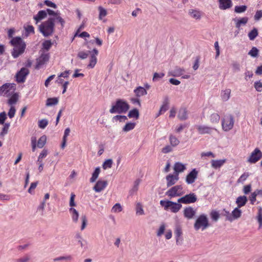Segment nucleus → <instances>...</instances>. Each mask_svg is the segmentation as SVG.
Masks as SVG:
<instances>
[{
    "mask_svg": "<svg viewBox=\"0 0 262 262\" xmlns=\"http://www.w3.org/2000/svg\"><path fill=\"white\" fill-rule=\"evenodd\" d=\"M47 11L50 16L47 20L42 22L38 26V31L44 37L52 36L55 32V23H59L61 29H63L65 24V20L62 18L58 11H54L51 9H47Z\"/></svg>",
    "mask_w": 262,
    "mask_h": 262,
    "instance_id": "1",
    "label": "nucleus"
},
{
    "mask_svg": "<svg viewBox=\"0 0 262 262\" xmlns=\"http://www.w3.org/2000/svg\"><path fill=\"white\" fill-rule=\"evenodd\" d=\"M10 43L14 47L11 53L13 58H17L25 52L26 45L21 37H15L12 38L10 41Z\"/></svg>",
    "mask_w": 262,
    "mask_h": 262,
    "instance_id": "2",
    "label": "nucleus"
},
{
    "mask_svg": "<svg viewBox=\"0 0 262 262\" xmlns=\"http://www.w3.org/2000/svg\"><path fill=\"white\" fill-rule=\"evenodd\" d=\"M129 108V105L126 101L123 99H118L110 110L111 114L125 113Z\"/></svg>",
    "mask_w": 262,
    "mask_h": 262,
    "instance_id": "3",
    "label": "nucleus"
},
{
    "mask_svg": "<svg viewBox=\"0 0 262 262\" xmlns=\"http://www.w3.org/2000/svg\"><path fill=\"white\" fill-rule=\"evenodd\" d=\"M160 205L164 207L165 210H170L172 213H177L181 209V203H176L168 200H161Z\"/></svg>",
    "mask_w": 262,
    "mask_h": 262,
    "instance_id": "4",
    "label": "nucleus"
},
{
    "mask_svg": "<svg viewBox=\"0 0 262 262\" xmlns=\"http://www.w3.org/2000/svg\"><path fill=\"white\" fill-rule=\"evenodd\" d=\"M234 119L232 115H226L222 119V127L225 132L231 130L234 126Z\"/></svg>",
    "mask_w": 262,
    "mask_h": 262,
    "instance_id": "5",
    "label": "nucleus"
},
{
    "mask_svg": "<svg viewBox=\"0 0 262 262\" xmlns=\"http://www.w3.org/2000/svg\"><path fill=\"white\" fill-rule=\"evenodd\" d=\"M185 193L183 190V187L182 185H177L174 186L168 189L166 192V195L169 198H172L182 196Z\"/></svg>",
    "mask_w": 262,
    "mask_h": 262,
    "instance_id": "6",
    "label": "nucleus"
},
{
    "mask_svg": "<svg viewBox=\"0 0 262 262\" xmlns=\"http://www.w3.org/2000/svg\"><path fill=\"white\" fill-rule=\"evenodd\" d=\"M16 90V84L7 83L0 87V95L5 97L10 96Z\"/></svg>",
    "mask_w": 262,
    "mask_h": 262,
    "instance_id": "7",
    "label": "nucleus"
},
{
    "mask_svg": "<svg viewBox=\"0 0 262 262\" xmlns=\"http://www.w3.org/2000/svg\"><path fill=\"white\" fill-rule=\"evenodd\" d=\"M209 226L208 220L206 215L204 214L200 215L195 221L194 225V229L198 230L200 228L202 230L205 229Z\"/></svg>",
    "mask_w": 262,
    "mask_h": 262,
    "instance_id": "8",
    "label": "nucleus"
},
{
    "mask_svg": "<svg viewBox=\"0 0 262 262\" xmlns=\"http://www.w3.org/2000/svg\"><path fill=\"white\" fill-rule=\"evenodd\" d=\"M32 150L33 151H35L36 150V146L39 148H42L46 144L47 141V137L45 135H43L40 137L37 141L36 145V138L35 137H32L31 138Z\"/></svg>",
    "mask_w": 262,
    "mask_h": 262,
    "instance_id": "9",
    "label": "nucleus"
},
{
    "mask_svg": "<svg viewBox=\"0 0 262 262\" xmlns=\"http://www.w3.org/2000/svg\"><path fill=\"white\" fill-rule=\"evenodd\" d=\"M197 196L194 193L186 194L178 200V202L184 204L194 203L197 201Z\"/></svg>",
    "mask_w": 262,
    "mask_h": 262,
    "instance_id": "10",
    "label": "nucleus"
},
{
    "mask_svg": "<svg viewBox=\"0 0 262 262\" xmlns=\"http://www.w3.org/2000/svg\"><path fill=\"white\" fill-rule=\"evenodd\" d=\"M262 158V152L258 148H256L251 154L247 162L251 164H255Z\"/></svg>",
    "mask_w": 262,
    "mask_h": 262,
    "instance_id": "11",
    "label": "nucleus"
},
{
    "mask_svg": "<svg viewBox=\"0 0 262 262\" xmlns=\"http://www.w3.org/2000/svg\"><path fill=\"white\" fill-rule=\"evenodd\" d=\"M29 74V70L26 68H22L15 75L16 81L17 83H24L27 76Z\"/></svg>",
    "mask_w": 262,
    "mask_h": 262,
    "instance_id": "12",
    "label": "nucleus"
},
{
    "mask_svg": "<svg viewBox=\"0 0 262 262\" xmlns=\"http://www.w3.org/2000/svg\"><path fill=\"white\" fill-rule=\"evenodd\" d=\"M50 55L49 53L42 54L36 59L35 68L39 70L42 68L49 60Z\"/></svg>",
    "mask_w": 262,
    "mask_h": 262,
    "instance_id": "13",
    "label": "nucleus"
},
{
    "mask_svg": "<svg viewBox=\"0 0 262 262\" xmlns=\"http://www.w3.org/2000/svg\"><path fill=\"white\" fill-rule=\"evenodd\" d=\"M199 171L195 169H193L186 177L185 181L187 184L193 183L198 178Z\"/></svg>",
    "mask_w": 262,
    "mask_h": 262,
    "instance_id": "14",
    "label": "nucleus"
},
{
    "mask_svg": "<svg viewBox=\"0 0 262 262\" xmlns=\"http://www.w3.org/2000/svg\"><path fill=\"white\" fill-rule=\"evenodd\" d=\"M89 52L91 53V56L90 58V63L88 65V67L93 68L97 62V56L98 55V51L96 48H94L91 52Z\"/></svg>",
    "mask_w": 262,
    "mask_h": 262,
    "instance_id": "15",
    "label": "nucleus"
},
{
    "mask_svg": "<svg viewBox=\"0 0 262 262\" xmlns=\"http://www.w3.org/2000/svg\"><path fill=\"white\" fill-rule=\"evenodd\" d=\"M196 214V211L190 206L186 207L184 209V216L188 220L192 219Z\"/></svg>",
    "mask_w": 262,
    "mask_h": 262,
    "instance_id": "16",
    "label": "nucleus"
},
{
    "mask_svg": "<svg viewBox=\"0 0 262 262\" xmlns=\"http://www.w3.org/2000/svg\"><path fill=\"white\" fill-rule=\"evenodd\" d=\"M179 177L177 174H169L166 177L167 181V186L170 187L175 184L179 180Z\"/></svg>",
    "mask_w": 262,
    "mask_h": 262,
    "instance_id": "17",
    "label": "nucleus"
},
{
    "mask_svg": "<svg viewBox=\"0 0 262 262\" xmlns=\"http://www.w3.org/2000/svg\"><path fill=\"white\" fill-rule=\"evenodd\" d=\"M107 185V182L104 180H99L93 187V189L97 192L102 191Z\"/></svg>",
    "mask_w": 262,
    "mask_h": 262,
    "instance_id": "18",
    "label": "nucleus"
},
{
    "mask_svg": "<svg viewBox=\"0 0 262 262\" xmlns=\"http://www.w3.org/2000/svg\"><path fill=\"white\" fill-rule=\"evenodd\" d=\"M47 11H39L37 14L33 16V19L35 20V24H37L40 20L45 18L47 17Z\"/></svg>",
    "mask_w": 262,
    "mask_h": 262,
    "instance_id": "19",
    "label": "nucleus"
},
{
    "mask_svg": "<svg viewBox=\"0 0 262 262\" xmlns=\"http://www.w3.org/2000/svg\"><path fill=\"white\" fill-rule=\"evenodd\" d=\"M232 3L231 0H219V8L222 10H226L231 8Z\"/></svg>",
    "mask_w": 262,
    "mask_h": 262,
    "instance_id": "20",
    "label": "nucleus"
},
{
    "mask_svg": "<svg viewBox=\"0 0 262 262\" xmlns=\"http://www.w3.org/2000/svg\"><path fill=\"white\" fill-rule=\"evenodd\" d=\"M174 173L179 175L180 172H183L186 169V166L180 162H176L173 167Z\"/></svg>",
    "mask_w": 262,
    "mask_h": 262,
    "instance_id": "21",
    "label": "nucleus"
},
{
    "mask_svg": "<svg viewBox=\"0 0 262 262\" xmlns=\"http://www.w3.org/2000/svg\"><path fill=\"white\" fill-rule=\"evenodd\" d=\"M197 129L199 134L203 135L210 134L213 128L207 126L199 125L197 126Z\"/></svg>",
    "mask_w": 262,
    "mask_h": 262,
    "instance_id": "22",
    "label": "nucleus"
},
{
    "mask_svg": "<svg viewBox=\"0 0 262 262\" xmlns=\"http://www.w3.org/2000/svg\"><path fill=\"white\" fill-rule=\"evenodd\" d=\"M248 201L247 198L246 196H239L237 198L236 200V203L237 205L238 208H241L245 206Z\"/></svg>",
    "mask_w": 262,
    "mask_h": 262,
    "instance_id": "23",
    "label": "nucleus"
},
{
    "mask_svg": "<svg viewBox=\"0 0 262 262\" xmlns=\"http://www.w3.org/2000/svg\"><path fill=\"white\" fill-rule=\"evenodd\" d=\"M226 161V159L212 160L211 161V166L215 169L219 168L224 165Z\"/></svg>",
    "mask_w": 262,
    "mask_h": 262,
    "instance_id": "24",
    "label": "nucleus"
},
{
    "mask_svg": "<svg viewBox=\"0 0 262 262\" xmlns=\"http://www.w3.org/2000/svg\"><path fill=\"white\" fill-rule=\"evenodd\" d=\"M168 98H166L164 101L163 102V103L162 105L161 106L160 109L159 110V112L158 114L157 115V117L159 116L160 115H162L164 113H165L168 108Z\"/></svg>",
    "mask_w": 262,
    "mask_h": 262,
    "instance_id": "25",
    "label": "nucleus"
},
{
    "mask_svg": "<svg viewBox=\"0 0 262 262\" xmlns=\"http://www.w3.org/2000/svg\"><path fill=\"white\" fill-rule=\"evenodd\" d=\"M178 117L182 121L186 120L188 118L187 109L186 108H181L179 110Z\"/></svg>",
    "mask_w": 262,
    "mask_h": 262,
    "instance_id": "26",
    "label": "nucleus"
},
{
    "mask_svg": "<svg viewBox=\"0 0 262 262\" xmlns=\"http://www.w3.org/2000/svg\"><path fill=\"white\" fill-rule=\"evenodd\" d=\"M134 93L138 97L144 96L147 94L146 90L142 86H139L134 90Z\"/></svg>",
    "mask_w": 262,
    "mask_h": 262,
    "instance_id": "27",
    "label": "nucleus"
},
{
    "mask_svg": "<svg viewBox=\"0 0 262 262\" xmlns=\"http://www.w3.org/2000/svg\"><path fill=\"white\" fill-rule=\"evenodd\" d=\"M231 90L229 89H226L224 91H222L221 96L222 99L224 101H227L230 97Z\"/></svg>",
    "mask_w": 262,
    "mask_h": 262,
    "instance_id": "28",
    "label": "nucleus"
},
{
    "mask_svg": "<svg viewBox=\"0 0 262 262\" xmlns=\"http://www.w3.org/2000/svg\"><path fill=\"white\" fill-rule=\"evenodd\" d=\"M189 14L192 18L195 19H200L201 18L202 12L196 10H190Z\"/></svg>",
    "mask_w": 262,
    "mask_h": 262,
    "instance_id": "29",
    "label": "nucleus"
},
{
    "mask_svg": "<svg viewBox=\"0 0 262 262\" xmlns=\"http://www.w3.org/2000/svg\"><path fill=\"white\" fill-rule=\"evenodd\" d=\"M69 211L71 214L72 220L73 222H77L79 217V213L78 211L73 207L70 208Z\"/></svg>",
    "mask_w": 262,
    "mask_h": 262,
    "instance_id": "30",
    "label": "nucleus"
},
{
    "mask_svg": "<svg viewBox=\"0 0 262 262\" xmlns=\"http://www.w3.org/2000/svg\"><path fill=\"white\" fill-rule=\"evenodd\" d=\"M232 216H233L232 221L237 219L241 216L242 211L239 208H235L231 212Z\"/></svg>",
    "mask_w": 262,
    "mask_h": 262,
    "instance_id": "31",
    "label": "nucleus"
},
{
    "mask_svg": "<svg viewBox=\"0 0 262 262\" xmlns=\"http://www.w3.org/2000/svg\"><path fill=\"white\" fill-rule=\"evenodd\" d=\"M10 98L8 101V103L9 105H13L15 104L18 99V95L17 93H13L11 96Z\"/></svg>",
    "mask_w": 262,
    "mask_h": 262,
    "instance_id": "32",
    "label": "nucleus"
},
{
    "mask_svg": "<svg viewBox=\"0 0 262 262\" xmlns=\"http://www.w3.org/2000/svg\"><path fill=\"white\" fill-rule=\"evenodd\" d=\"M248 21V18L247 17H244L240 19H237L236 20L235 26L236 27L239 28L241 25H246Z\"/></svg>",
    "mask_w": 262,
    "mask_h": 262,
    "instance_id": "33",
    "label": "nucleus"
},
{
    "mask_svg": "<svg viewBox=\"0 0 262 262\" xmlns=\"http://www.w3.org/2000/svg\"><path fill=\"white\" fill-rule=\"evenodd\" d=\"M100 172V169L99 167H97L95 169L94 171L92 173V177L90 178V181L91 183H93L96 181L98 178L99 174Z\"/></svg>",
    "mask_w": 262,
    "mask_h": 262,
    "instance_id": "34",
    "label": "nucleus"
},
{
    "mask_svg": "<svg viewBox=\"0 0 262 262\" xmlns=\"http://www.w3.org/2000/svg\"><path fill=\"white\" fill-rule=\"evenodd\" d=\"M220 119V116L216 113H214L210 116V121L212 123H219Z\"/></svg>",
    "mask_w": 262,
    "mask_h": 262,
    "instance_id": "35",
    "label": "nucleus"
},
{
    "mask_svg": "<svg viewBox=\"0 0 262 262\" xmlns=\"http://www.w3.org/2000/svg\"><path fill=\"white\" fill-rule=\"evenodd\" d=\"M128 117L130 118H134L136 119H138L139 117V111L137 108H134L130 110L128 114Z\"/></svg>",
    "mask_w": 262,
    "mask_h": 262,
    "instance_id": "36",
    "label": "nucleus"
},
{
    "mask_svg": "<svg viewBox=\"0 0 262 262\" xmlns=\"http://www.w3.org/2000/svg\"><path fill=\"white\" fill-rule=\"evenodd\" d=\"M258 34V30L256 28H254L250 32H249L248 36L251 40H253Z\"/></svg>",
    "mask_w": 262,
    "mask_h": 262,
    "instance_id": "37",
    "label": "nucleus"
},
{
    "mask_svg": "<svg viewBox=\"0 0 262 262\" xmlns=\"http://www.w3.org/2000/svg\"><path fill=\"white\" fill-rule=\"evenodd\" d=\"M58 103V99L56 97L48 98L46 101V106H50L56 105Z\"/></svg>",
    "mask_w": 262,
    "mask_h": 262,
    "instance_id": "38",
    "label": "nucleus"
},
{
    "mask_svg": "<svg viewBox=\"0 0 262 262\" xmlns=\"http://www.w3.org/2000/svg\"><path fill=\"white\" fill-rule=\"evenodd\" d=\"M53 44L54 42H52L51 40H46L42 42V48L46 51H49Z\"/></svg>",
    "mask_w": 262,
    "mask_h": 262,
    "instance_id": "39",
    "label": "nucleus"
},
{
    "mask_svg": "<svg viewBox=\"0 0 262 262\" xmlns=\"http://www.w3.org/2000/svg\"><path fill=\"white\" fill-rule=\"evenodd\" d=\"M98 9L99 10V19L101 20L103 17L107 15V12L106 10L102 6H99Z\"/></svg>",
    "mask_w": 262,
    "mask_h": 262,
    "instance_id": "40",
    "label": "nucleus"
},
{
    "mask_svg": "<svg viewBox=\"0 0 262 262\" xmlns=\"http://www.w3.org/2000/svg\"><path fill=\"white\" fill-rule=\"evenodd\" d=\"M135 125L136 123H135L128 122L124 126L122 130L125 132H127L135 128Z\"/></svg>",
    "mask_w": 262,
    "mask_h": 262,
    "instance_id": "41",
    "label": "nucleus"
},
{
    "mask_svg": "<svg viewBox=\"0 0 262 262\" xmlns=\"http://www.w3.org/2000/svg\"><path fill=\"white\" fill-rule=\"evenodd\" d=\"M169 142H170L171 145L173 147L176 146L180 143V141L177 139V138H176L175 136H174L172 135H170L169 136Z\"/></svg>",
    "mask_w": 262,
    "mask_h": 262,
    "instance_id": "42",
    "label": "nucleus"
},
{
    "mask_svg": "<svg viewBox=\"0 0 262 262\" xmlns=\"http://www.w3.org/2000/svg\"><path fill=\"white\" fill-rule=\"evenodd\" d=\"M182 234V229L180 226H177L174 230V234L176 237V242L178 243L179 238Z\"/></svg>",
    "mask_w": 262,
    "mask_h": 262,
    "instance_id": "43",
    "label": "nucleus"
},
{
    "mask_svg": "<svg viewBox=\"0 0 262 262\" xmlns=\"http://www.w3.org/2000/svg\"><path fill=\"white\" fill-rule=\"evenodd\" d=\"M136 213L139 215H143L144 212L143 209L142 204L140 203H138L136 206Z\"/></svg>",
    "mask_w": 262,
    "mask_h": 262,
    "instance_id": "44",
    "label": "nucleus"
},
{
    "mask_svg": "<svg viewBox=\"0 0 262 262\" xmlns=\"http://www.w3.org/2000/svg\"><path fill=\"white\" fill-rule=\"evenodd\" d=\"M25 30L26 31V35L28 36L30 34H34V28L32 25H28L26 27H25Z\"/></svg>",
    "mask_w": 262,
    "mask_h": 262,
    "instance_id": "45",
    "label": "nucleus"
},
{
    "mask_svg": "<svg viewBox=\"0 0 262 262\" xmlns=\"http://www.w3.org/2000/svg\"><path fill=\"white\" fill-rule=\"evenodd\" d=\"M257 219L259 223V228H260L262 227V208L261 207L258 208Z\"/></svg>",
    "mask_w": 262,
    "mask_h": 262,
    "instance_id": "46",
    "label": "nucleus"
},
{
    "mask_svg": "<svg viewBox=\"0 0 262 262\" xmlns=\"http://www.w3.org/2000/svg\"><path fill=\"white\" fill-rule=\"evenodd\" d=\"M113 164V160L112 159H107L104 161L102 165V167L104 169L110 168L112 167Z\"/></svg>",
    "mask_w": 262,
    "mask_h": 262,
    "instance_id": "47",
    "label": "nucleus"
},
{
    "mask_svg": "<svg viewBox=\"0 0 262 262\" xmlns=\"http://www.w3.org/2000/svg\"><path fill=\"white\" fill-rule=\"evenodd\" d=\"M259 50L255 47L252 48L248 54L253 57H256L258 54Z\"/></svg>",
    "mask_w": 262,
    "mask_h": 262,
    "instance_id": "48",
    "label": "nucleus"
},
{
    "mask_svg": "<svg viewBox=\"0 0 262 262\" xmlns=\"http://www.w3.org/2000/svg\"><path fill=\"white\" fill-rule=\"evenodd\" d=\"M247 7L245 5L235 6L234 10L235 12L241 13L245 12L247 10Z\"/></svg>",
    "mask_w": 262,
    "mask_h": 262,
    "instance_id": "49",
    "label": "nucleus"
},
{
    "mask_svg": "<svg viewBox=\"0 0 262 262\" xmlns=\"http://www.w3.org/2000/svg\"><path fill=\"white\" fill-rule=\"evenodd\" d=\"M210 216L212 220L217 221L220 217V214L217 211L212 210L210 213Z\"/></svg>",
    "mask_w": 262,
    "mask_h": 262,
    "instance_id": "50",
    "label": "nucleus"
},
{
    "mask_svg": "<svg viewBox=\"0 0 262 262\" xmlns=\"http://www.w3.org/2000/svg\"><path fill=\"white\" fill-rule=\"evenodd\" d=\"M164 75L165 74L163 73H155L154 74L152 80L154 81H158L159 79L162 78Z\"/></svg>",
    "mask_w": 262,
    "mask_h": 262,
    "instance_id": "51",
    "label": "nucleus"
},
{
    "mask_svg": "<svg viewBox=\"0 0 262 262\" xmlns=\"http://www.w3.org/2000/svg\"><path fill=\"white\" fill-rule=\"evenodd\" d=\"M249 176V174L248 172H244L237 180V183H240L244 182L248 178Z\"/></svg>",
    "mask_w": 262,
    "mask_h": 262,
    "instance_id": "52",
    "label": "nucleus"
},
{
    "mask_svg": "<svg viewBox=\"0 0 262 262\" xmlns=\"http://www.w3.org/2000/svg\"><path fill=\"white\" fill-rule=\"evenodd\" d=\"M254 86L257 92H261L262 91V81L259 80L255 82Z\"/></svg>",
    "mask_w": 262,
    "mask_h": 262,
    "instance_id": "53",
    "label": "nucleus"
},
{
    "mask_svg": "<svg viewBox=\"0 0 262 262\" xmlns=\"http://www.w3.org/2000/svg\"><path fill=\"white\" fill-rule=\"evenodd\" d=\"M122 210V208L119 203H116L112 208L113 212H120Z\"/></svg>",
    "mask_w": 262,
    "mask_h": 262,
    "instance_id": "54",
    "label": "nucleus"
},
{
    "mask_svg": "<svg viewBox=\"0 0 262 262\" xmlns=\"http://www.w3.org/2000/svg\"><path fill=\"white\" fill-rule=\"evenodd\" d=\"M184 70L183 69H181L180 68H177L174 71H173V76H180L183 75V74L184 72Z\"/></svg>",
    "mask_w": 262,
    "mask_h": 262,
    "instance_id": "55",
    "label": "nucleus"
},
{
    "mask_svg": "<svg viewBox=\"0 0 262 262\" xmlns=\"http://www.w3.org/2000/svg\"><path fill=\"white\" fill-rule=\"evenodd\" d=\"M258 195V193L256 191L252 192L249 196V200L251 204L253 205L256 201V196Z\"/></svg>",
    "mask_w": 262,
    "mask_h": 262,
    "instance_id": "56",
    "label": "nucleus"
},
{
    "mask_svg": "<svg viewBox=\"0 0 262 262\" xmlns=\"http://www.w3.org/2000/svg\"><path fill=\"white\" fill-rule=\"evenodd\" d=\"M89 52L90 51H88V52L80 51L78 53L77 56L79 58H80L81 59H86L89 55V53H90Z\"/></svg>",
    "mask_w": 262,
    "mask_h": 262,
    "instance_id": "57",
    "label": "nucleus"
},
{
    "mask_svg": "<svg viewBox=\"0 0 262 262\" xmlns=\"http://www.w3.org/2000/svg\"><path fill=\"white\" fill-rule=\"evenodd\" d=\"M48 124V122L46 119H42L38 121V126L40 128H45Z\"/></svg>",
    "mask_w": 262,
    "mask_h": 262,
    "instance_id": "58",
    "label": "nucleus"
},
{
    "mask_svg": "<svg viewBox=\"0 0 262 262\" xmlns=\"http://www.w3.org/2000/svg\"><path fill=\"white\" fill-rule=\"evenodd\" d=\"M114 120H119L120 122L125 121L127 119L126 116L122 115H116L113 118Z\"/></svg>",
    "mask_w": 262,
    "mask_h": 262,
    "instance_id": "59",
    "label": "nucleus"
},
{
    "mask_svg": "<svg viewBox=\"0 0 262 262\" xmlns=\"http://www.w3.org/2000/svg\"><path fill=\"white\" fill-rule=\"evenodd\" d=\"M10 124L9 123H5L4 127L2 129V130L1 133V136H3L5 135H6L8 130V129L9 128Z\"/></svg>",
    "mask_w": 262,
    "mask_h": 262,
    "instance_id": "60",
    "label": "nucleus"
},
{
    "mask_svg": "<svg viewBox=\"0 0 262 262\" xmlns=\"http://www.w3.org/2000/svg\"><path fill=\"white\" fill-rule=\"evenodd\" d=\"M16 112V110L15 107L13 106H11L8 113V115L10 118H12L14 117Z\"/></svg>",
    "mask_w": 262,
    "mask_h": 262,
    "instance_id": "61",
    "label": "nucleus"
},
{
    "mask_svg": "<svg viewBox=\"0 0 262 262\" xmlns=\"http://www.w3.org/2000/svg\"><path fill=\"white\" fill-rule=\"evenodd\" d=\"M223 211L225 212L224 215L226 216V220L230 222L232 221L233 216H232L231 213L230 214L229 211L226 210L225 209H223Z\"/></svg>",
    "mask_w": 262,
    "mask_h": 262,
    "instance_id": "62",
    "label": "nucleus"
},
{
    "mask_svg": "<svg viewBox=\"0 0 262 262\" xmlns=\"http://www.w3.org/2000/svg\"><path fill=\"white\" fill-rule=\"evenodd\" d=\"M30 260L29 256H25L23 257L18 258L15 260V262H28Z\"/></svg>",
    "mask_w": 262,
    "mask_h": 262,
    "instance_id": "63",
    "label": "nucleus"
},
{
    "mask_svg": "<svg viewBox=\"0 0 262 262\" xmlns=\"http://www.w3.org/2000/svg\"><path fill=\"white\" fill-rule=\"evenodd\" d=\"M261 17H262V10L257 11L254 15V19L256 20H258Z\"/></svg>",
    "mask_w": 262,
    "mask_h": 262,
    "instance_id": "64",
    "label": "nucleus"
}]
</instances>
